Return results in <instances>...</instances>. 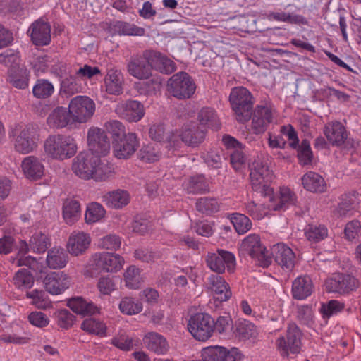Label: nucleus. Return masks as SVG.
Here are the masks:
<instances>
[{
    "instance_id": "obj_1",
    "label": "nucleus",
    "mask_w": 361,
    "mask_h": 361,
    "mask_svg": "<svg viewBox=\"0 0 361 361\" xmlns=\"http://www.w3.org/2000/svg\"><path fill=\"white\" fill-rule=\"evenodd\" d=\"M229 102L238 122L245 123L250 121L254 110L255 99L247 88H233L229 95Z\"/></svg>"
},
{
    "instance_id": "obj_2",
    "label": "nucleus",
    "mask_w": 361,
    "mask_h": 361,
    "mask_svg": "<svg viewBox=\"0 0 361 361\" xmlns=\"http://www.w3.org/2000/svg\"><path fill=\"white\" fill-rule=\"evenodd\" d=\"M250 182L252 188L259 192L263 197H268L273 200L274 190L270 187L274 178V175L267 166L260 159H257L250 165Z\"/></svg>"
},
{
    "instance_id": "obj_3",
    "label": "nucleus",
    "mask_w": 361,
    "mask_h": 361,
    "mask_svg": "<svg viewBox=\"0 0 361 361\" xmlns=\"http://www.w3.org/2000/svg\"><path fill=\"white\" fill-rule=\"evenodd\" d=\"M45 152L53 159L63 160L73 157L77 151L74 140L67 135H50L45 140Z\"/></svg>"
},
{
    "instance_id": "obj_4",
    "label": "nucleus",
    "mask_w": 361,
    "mask_h": 361,
    "mask_svg": "<svg viewBox=\"0 0 361 361\" xmlns=\"http://www.w3.org/2000/svg\"><path fill=\"white\" fill-rule=\"evenodd\" d=\"M302 333L295 324H290L284 336L276 341V348L281 356L288 357L290 354L298 355L301 351Z\"/></svg>"
},
{
    "instance_id": "obj_5",
    "label": "nucleus",
    "mask_w": 361,
    "mask_h": 361,
    "mask_svg": "<svg viewBox=\"0 0 361 361\" xmlns=\"http://www.w3.org/2000/svg\"><path fill=\"white\" fill-rule=\"evenodd\" d=\"M196 90V85L192 77L186 72H178L173 75L167 82V90L178 99L192 97Z\"/></svg>"
},
{
    "instance_id": "obj_6",
    "label": "nucleus",
    "mask_w": 361,
    "mask_h": 361,
    "mask_svg": "<svg viewBox=\"0 0 361 361\" xmlns=\"http://www.w3.org/2000/svg\"><path fill=\"white\" fill-rule=\"evenodd\" d=\"M213 317L205 312L192 315L187 325L188 331L199 341H206L213 336Z\"/></svg>"
},
{
    "instance_id": "obj_7",
    "label": "nucleus",
    "mask_w": 361,
    "mask_h": 361,
    "mask_svg": "<svg viewBox=\"0 0 361 361\" xmlns=\"http://www.w3.org/2000/svg\"><path fill=\"white\" fill-rule=\"evenodd\" d=\"M128 73L138 80H147L152 76L150 49L132 55L126 65Z\"/></svg>"
},
{
    "instance_id": "obj_8",
    "label": "nucleus",
    "mask_w": 361,
    "mask_h": 361,
    "mask_svg": "<svg viewBox=\"0 0 361 361\" xmlns=\"http://www.w3.org/2000/svg\"><path fill=\"white\" fill-rule=\"evenodd\" d=\"M68 109L72 116V123H84L94 114L95 104L87 96H76L71 100Z\"/></svg>"
},
{
    "instance_id": "obj_9",
    "label": "nucleus",
    "mask_w": 361,
    "mask_h": 361,
    "mask_svg": "<svg viewBox=\"0 0 361 361\" xmlns=\"http://www.w3.org/2000/svg\"><path fill=\"white\" fill-rule=\"evenodd\" d=\"M205 261L209 269L217 274L224 273L226 267L228 271L233 272L235 267L234 255L224 250H218L216 252H209Z\"/></svg>"
},
{
    "instance_id": "obj_10",
    "label": "nucleus",
    "mask_w": 361,
    "mask_h": 361,
    "mask_svg": "<svg viewBox=\"0 0 361 361\" xmlns=\"http://www.w3.org/2000/svg\"><path fill=\"white\" fill-rule=\"evenodd\" d=\"M243 250L262 267H267L271 259L267 255L266 248L261 244L259 235L252 234L245 238L242 243Z\"/></svg>"
},
{
    "instance_id": "obj_11",
    "label": "nucleus",
    "mask_w": 361,
    "mask_h": 361,
    "mask_svg": "<svg viewBox=\"0 0 361 361\" xmlns=\"http://www.w3.org/2000/svg\"><path fill=\"white\" fill-rule=\"evenodd\" d=\"M87 144L94 157L106 156L110 150V141L106 132L99 128H90L87 133Z\"/></svg>"
},
{
    "instance_id": "obj_12",
    "label": "nucleus",
    "mask_w": 361,
    "mask_h": 361,
    "mask_svg": "<svg viewBox=\"0 0 361 361\" xmlns=\"http://www.w3.org/2000/svg\"><path fill=\"white\" fill-rule=\"evenodd\" d=\"M240 353L237 348L228 349L223 346L214 345L204 348L201 356L202 361H239Z\"/></svg>"
},
{
    "instance_id": "obj_13",
    "label": "nucleus",
    "mask_w": 361,
    "mask_h": 361,
    "mask_svg": "<svg viewBox=\"0 0 361 361\" xmlns=\"http://www.w3.org/2000/svg\"><path fill=\"white\" fill-rule=\"evenodd\" d=\"M325 286L326 291L329 293H348L357 288V281L349 274H334L326 281Z\"/></svg>"
},
{
    "instance_id": "obj_14",
    "label": "nucleus",
    "mask_w": 361,
    "mask_h": 361,
    "mask_svg": "<svg viewBox=\"0 0 361 361\" xmlns=\"http://www.w3.org/2000/svg\"><path fill=\"white\" fill-rule=\"evenodd\" d=\"M98 161L99 158L92 154L80 152L73 159L72 170L80 178L90 179L92 176V171Z\"/></svg>"
},
{
    "instance_id": "obj_15",
    "label": "nucleus",
    "mask_w": 361,
    "mask_h": 361,
    "mask_svg": "<svg viewBox=\"0 0 361 361\" xmlns=\"http://www.w3.org/2000/svg\"><path fill=\"white\" fill-rule=\"evenodd\" d=\"M139 145V140L135 133H128L124 137L112 143L114 155L124 159L133 155Z\"/></svg>"
},
{
    "instance_id": "obj_16",
    "label": "nucleus",
    "mask_w": 361,
    "mask_h": 361,
    "mask_svg": "<svg viewBox=\"0 0 361 361\" xmlns=\"http://www.w3.org/2000/svg\"><path fill=\"white\" fill-rule=\"evenodd\" d=\"M207 133V128L191 121L182 127L180 137L186 145L195 147L204 140Z\"/></svg>"
},
{
    "instance_id": "obj_17",
    "label": "nucleus",
    "mask_w": 361,
    "mask_h": 361,
    "mask_svg": "<svg viewBox=\"0 0 361 361\" xmlns=\"http://www.w3.org/2000/svg\"><path fill=\"white\" fill-rule=\"evenodd\" d=\"M116 113L122 118L129 122H137L145 115L143 104L136 100H128L116 106Z\"/></svg>"
},
{
    "instance_id": "obj_18",
    "label": "nucleus",
    "mask_w": 361,
    "mask_h": 361,
    "mask_svg": "<svg viewBox=\"0 0 361 361\" xmlns=\"http://www.w3.org/2000/svg\"><path fill=\"white\" fill-rule=\"evenodd\" d=\"M271 255L276 263L287 271L292 270L295 266V254L283 243L274 245L271 247Z\"/></svg>"
},
{
    "instance_id": "obj_19",
    "label": "nucleus",
    "mask_w": 361,
    "mask_h": 361,
    "mask_svg": "<svg viewBox=\"0 0 361 361\" xmlns=\"http://www.w3.org/2000/svg\"><path fill=\"white\" fill-rule=\"evenodd\" d=\"M31 41L36 46H46L51 42V26L42 20L33 22L28 31Z\"/></svg>"
},
{
    "instance_id": "obj_20",
    "label": "nucleus",
    "mask_w": 361,
    "mask_h": 361,
    "mask_svg": "<svg viewBox=\"0 0 361 361\" xmlns=\"http://www.w3.org/2000/svg\"><path fill=\"white\" fill-rule=\"evenodd\" d=\"M252 129L255 134L263 133L273 121L271 110L267 106L257 105L252 111Z\"/></svg>"
},
{
    "instance_id": "obj_21",
    "label": "nucleus",
    "mask_w": 361,
    "mask_h": 361,
    "mask_svg": "<svg viewBox=\"0 0 361 361\" xmlns=\"http://www.w3.org/2000/svg\"><path fill=\"white\" fill-rule=\"evenodd\" d=\"M37 128L34 125H27L17 136L15 149L22 154H27L35 147V137Z\"/></svg>"
},
{
    "instance_id": "obj_22",
    "label": "nucleus",
    "mask_w": 361,
    "mask_h": 361,
    "mask_svg": "<svg viewBox=\"0 0 361 361\" xmlns=\"http://www.w3.org/2000/svg\"><path fill=\"white\" fill-rule=\"evenodd\" d=\"M43 283L47 292L58 295L69 287L70 279L63 272H52L47 275Z\"/></svg>"
},
{
    "instance_id": "obj_23",
    "label": "nucleus",
    "mask_w": 361,
    "mask_h": 361,
    "mask_svg": "<svg viewBox=\"0 0 361 361\" xmlns=\"http://www.w3.org/2000/svg\"><path fill=\"white\" fill-rule=\"evenodd\" d=\"M29 71L18 64H11L8 70L7 81L14 87L24 90L29 85Z\"/></svg>"
},
{
    "instance_id": "obj_24",
    "label": "nucleus",
    "mask_w": 361,
    "mask_h": 361,
    "mask_svg": "<svg viewBox=\"0 0 361 361\" xmlns=\"http://www.w3.org/2000/svg\"><path fill=\"white\" fill-rule=\"evenodd\" d=\"M94 261L98 269L106 272H113L121 269L123 259L119 255L102 252L95 255Z\"/></svg>"
},
{
    "instance_id": "obj_25",
    "label": "nucleus",
    "mask_w": 361,
    "mask_h": 361,
    "mask_svg": "<svg viewBox=\"0 0 361 361\" xmlns=\"http://www.w3.org/2000/svg\"><path fill=\"white\" fill-rule=\"evenodd\" d=\"M90 237L83 232H74L69 237L67 248L69 253L74 256L82 255L89 247Z\"/></svg>"
},
{
    "instance_id": "obj_26",
    "label": "nucleus",
    "mask_w": 361,
    "mask_h": 361,
    "mask_svg": "<svg viewBox=\"0 0 361 361\" xmlns=\"http://www.w3.org/2000/svg\"><path fill=\"white\" fill-rule=\"evenodd\" d=\"M208 280L215 300L222 302L227 301L231 297V290L223 277L212 274Z\"/></svg>"
},
{
    "instance_id": "obj_27",
    "label": "nucleus",
    "mask_w": 361,
    "mask_h": 361,
    "mask_svg": "<svg viewBox=\"0 0 361 361\" xmlns=\"http://www.w3.org/2000/svg\"><path fill=\"white\" fill-rule=\"evenodd\" d=\"M323 132L333 145L341 146L345 144L348 137L347 132L344 126L340 122L335 121L325 126Z\"/></svg>"
},
{
    "instance_id": "obj_28",
    "label": "nucleus",
    "mask_w": 361,
    "mask_h": 361,
    "mask_svg": "<svg viewBox=\"0 0 361 361\" xmlns=\"http://www.w3.org/2000/svg\"><path fill=\"white\" fill-rule=\"evenodd\" d=\"M47 123L50 128H62L73 123L69 109L62 106L56 107L51 112L47 119Z\"/></svg>"
},
{
    "instance_id": "obj_29",
    "label": "nucleus",
    "mask_w": 361,
    "mask_h": 361,
    "mask_svg": "<svg viewBox=\"0 0 361 361\" xmlns=\"http://www.w3.org/2000/svg\"><path fill=\"white\" fill-rule=\"evenodd\" d=\"M123 82L122 73L117 69L110 68L104 78L106 91L114 95L122 94Z\"/></svg>"
},
{
    "instance_id": "obj_30",
    "label": "nucleus",
    "mask_w": 361,
    "mask_h": 361,
    "mask_svg": "<svg viewBox=\"0 0 361 361\" xmlns=\"http://www.w3.org/2000/svg\"><path fill=\"white\" fill-rule=\"evenodd\" d=\"M312 281L308 276H299L293 282L292 294L294 299H305L312 294Z\"/></svg>"
},
{
    "instance_id": "obj_31",
    "label": "nucleus",
    "mask_w": 361,
    "mask_h": 361,
    "mask_svg": "<svg viewBox=\"0 0 361 361\" xmlns=\"http://www.w3.org/2000/svg\"><path fill=\"white\" fill-rule=\"evenodd\" d=\"M151 66L161 73L171 74L175 71L174 62L160 52L150 49Z\"/></svg>"
},
{
    "instance_id": "obj_32",
    "label": "nucleus",
    "mask_w": 361,
    "mask_h": 361,
    "mask_svg": "<svg viewBox=\"0 0 361 361\" xmlns=\"http://www.w3.org/2000/svg\"><path fill=\"white\" fill-rule=\"evenodd\" d=\"M143 341L148 350L158 355L164 354L168 350V344L166 338L157 333H147L145 336Z\"/></svg>"
},
{
    "instance_id": "obj_33",
    "label": "nucleus",
    "mask_w": 361,
    "mask_h": 361,
    "mask_svg": "<svg viewBox=\"0 0 361 361\" xmlns=\"http://www.w3.org/2000/svg\"><path fill=\"white\" fill-rule=\"evenodd\" d=\"M305 189L312 192H323L326 190V183L324 178L319 173L309 171L301 178Z\"/></svg>"
},
{
    "instance_id": "obj_34",
    "label": "nucleus",
    "mask_w": 361,
    "mask_h": 361,
    "mask_svg": "<svg viewBox=\"0 0 361 361\" xmlns=\"http://www.w3.org/2000/svg\"><path fill=\"white\" fill-rule=\"evenodd\" d=\"M103 199L109 207L118 209L129 203L130 197L128 191L118 189L106 193Z\"/></svg>"
},
{
    "instance_id": "obj_35",
    "label": "nucleus",
    "mask_w": 361,
    "mask_h": 361,
    "mask_svg": "<svg viewBox=\"0 0 361 361\" xmlns=\"http://www.w3.org/2000/svg\"><path fill=\"white\" fill-rule=\"evenodd\" d=\"M22 169L28 178H40L44 173V166L41 161L33 156L25 158L22 162Z\"/></svg>"
},
{
    "instance_id": "obj_36",
    "label": "nucleus",
    "mask_w": 361,
    "mask_h": 361,
    "mask_svg": "<svg viewBox=\"0 0 361 361\" xmlns=\"http://www.w3.org/2000/svg\"><path fill=\"white\" fill-rule=\"evenodd\" d=\"M356 195L355 192L341 195L338 197L337 206L333 211L334 216L345 217L348 213L353 210L357 204Z\"/></svg>"
},
{
    "instance_id": "obj_37",
    "label": "nucleus",
    "mask_w": 361,
    "mask_h": 361,
    "mask_svg": "<svg viewBox=\"0 0 361 361\" xmlns=\"http://www.w3.org/2000/svg\"><path fill=\"white\" fill-rule=\"evenodd\" d=\"M68 261L66 250L61 247H53L48 251L46 262L48 267L53 269L63 268Z\"/></svg>"
},
{
    "instance_id": "obj_38",
    "label": "nucleus",
    "mask_w": 361,
    "mask_h": 361,
    "mask_svg": "<svg viewBox=\"0 0 361 361\" xmlns=\"http://www.w3.org/2000/svg\"><path fill=\"white\" fill-rule=\"evenodd\" d=\"M197 119L199 126L207 128H211L215 130L220 128L221 124L217 116L216 111L209 107L202 108L197 114Z\"/></svg>"
},
{
    "instance_id": "obj_39",
    "label": "nucleus",
    "mask_w": 361,
    "mask_h": 361,
    "mask_svg": "<svg viewBox=\"0 0 361 361\" xmlns=\"http://www.w3.org/2000/svg\"><path fill=\"white\" fill-rule=\"evenodd\" d=\"M81 214L80 204L76 200L67 199L63 204V217L68 224H73Z\"/></svg>"
},
{
    "instance_id": "obj_40",
    "label": "nucleus",
    "mask_w": 361,
    "mask_h": 361,
    "mask_svg": "<svg viewBox=\"0 0 361 361\" xmlns=\"http://www.w3.org/2000/svg\"><path fill=\"white\" fill-rule=\"evenodd\" d=\"M185 185L187 192L190 194H202L209 191V183L202 175L190 177Z\"/></svg>"
},
{
    "instance_id": "obj_41",
    "label": "nucleus",
    "mask_w": 361,
    "mask_h": 361,
    "mask_svg": "<svg viewBox=\"0 0 361 361\" xmlns=\"http://www.w3.org/2000/svg\"><path fill=\"white\" fill-rule=\"evenodd\" d=\"M68 306L74 312L83 316L93 314L97 311V307L92 302H87L79 297L70 299Z\"/></svg>"
},
{
    "instance_id": "obj_42",
    "label": "nucleus",
    "mask_w": 361,
    "mask_h": 361,
    "mask_svg": "<svg viewBox=\"0 0 361 361\" xmlns=\"http://www.w3.org/2000/svg\"><path fill=\"white\" fill-rule=\"evenodd\" d=\"M126 286L130 289H138L143 282L141 270L135 265H131L124 273Z\"/></svg>"
},
{
    "instance_id": "obj_43",
    "label": "nucleus",
    "mask_w": 361,
    "mask_h": 361,
    "mask_svg": "<svg viewBox=\"0 0 361 361\" xmlns=\"http://www.w3.org/2000/svg\"><path fill=\"white\" fill-rule=\"evenodd\" d=\"M81 329L89 334H95L101 337L106 335V324L93 317L85 319L81 324Z\"/></svg>"
},
{
    "instance_id": "obj_44",
    "label": "nucleus",
    "mask_w": 361,
    "mask_h": 361,
    "mask_svg": "<svg viewBox=\"0 0 361 361\" xmlns=\"http://www.w3.org/2000/svg\"><path fill=\"white\" fill-rule=\"evenodd\" d=\"M143 82H136L135 87L140 94L147 95L155 94L160 90L161 86V80L158 77H150Z\"/></svg>"
},
{
    "instance_id": "obj_45",
    "label": "nucleus",
    "mask_w": 361,
    "mask_h": 361,
    "mask_svg": "<svg viewBox=\"0 0 361 361\" xmlns=\"http://www.w3.org/2000/svg\"><path fill=\"white\" fill-rule=\"evenodd\" d=\"M113 30L120 35L142 36L145 34L144 28L123 21L115 22Z\"/></svg>"
},
{
    "instance_id": "obj_46",
    "label": "nucleus",
    "mask_w": 361,
    "mask_h": 361,
    "mask_svg": "<svg viewBox=\"0 0 361 361\" xmlns=\"http://www.w3.org/2000/svg\"><path fill=\"white\" fill-rule=\"evenodd\" d=\"M305 235L309 241L318 243L328 236V230L324 225L309 224Z\"/></svg>"
},
{
    "instance_id": "obj_47",
    "label": "nucleus",
    "mask_w": 361,
    "mask_h": 361,
    "mask_svg": "<svg viewBox=\"0 0 361 361\" xmlns=\"http://www.w3.org/2000/svg\"><path fill=\"white\" fill-rule=\"evenodd\" d=\"M54 92L53 84L48 80L39 79L33 87V95L38 99H46L52 95Z\"/></svg>"
},
{
    "instance_id": "obj_48",
    "label": "nucleus",
    "mask_w": 361,
    "mask_h": 361,
    "mask_svg": "<svg viewBox=\"0 0 361 361\" xmlns=\"http://www.w3.org/2000/svg\"><path fill=\"white\" fill-rule=\"evenodd\" d=\"M106 210L97 202L90 203L86 209L85 219L87 224H93L104 217Z\"/></svg>"
},
{
    "instance_id": "obj_49",
    "label": "nucleus",
    "mask_w": 361,
    "mask_h": 361,
    "mask_svg": "<svg viewBox=\"0 0 361 361\" xmlns=\"http://www.w3.org/2000/svg\"><path fill=\"white\" fill-rule=\"evenodd\" d=\"M49 245L50 240L44 233L37 232L30 238V247L34 252L43 253Z\"/></svg>"
},
{
    "instance_id": "obj_50",
    "label": "nucleus",
    "mask_w": 361,
    "mask_h": 361,
    "mask_svg": "<svg viewBox=\"0 0 361 361\" xmlns=\"http://www.w3.org/2000/svg\"><path fill=\"white\" fill-rule=\"evenodd\" d=\"M82 90V86L79 84L76 78L70 76L63 79L61 82L60 94L69 97L74 94L80 92Z\"/></svg>"
},
{
    "instance_id": "obj_51",
    "label": "nucleus",
    "mask_w": 361,
    "mask_h": 361,
    "mask_svg": "<svg viewBox=\"0 0 361 361\" xmlns=\"http://www.w3.org/2000/svg\"><path fill=\"white\" fill-rule=\"evenodd\" d=\"M295 149H297L298 152V161L301 165L305 166L312 163L313 153L309 140L307 139L302 140L300 144L298 143V147Z\"/></svg>"
},
{
    "instance_id": "obj_52",
    "label": "nucleus",
    "mask_w": 361,
    "mask_h": 361,
    "mask_svg": "<svg viewBox=\"0 0 361 361\" xmlns=\"http://www.w3.org/2000/svg\"><path fill=\"white\" fill-rule=\"evenodd\" d=\"M106 130L111 135L112 143L127 135L125 126L119 121L111 120L104 125Z\"/></svg>"
},
{
    "instance_id": "obj_53",
    "label": "nucleus",
    "mask_w": 361,
    "mask_h": 361,
    "mask_svg": "<svg viewBox=\"0 0 361 361\" xmlns=\"http://www.w3.org/2000/svg\"><path fill=\"white\" fill-rule=\"evenodd\" d=\"M196 208L200 212L211 214L219 211V204L216 198L205 197L197 200Z\"/></svg>"
},
{
    "instance_id": "obj_54",
    "label": "nucleus",
    "mask_w": 361,
    "mask_h": 361,
    "mask_svg": "<svg viewBox=\"0 0 361 361\" xmlns=\"http://www.w3.org/2000/svg\"><path fill=\"white\" fill-rule=\"evenodd\" d=\"M231 221L238 234L247 233L252 227L250 219L243 214H232Z\"/></svg>"
},
{
    "instance_id": "obj_55",
    "label": "nucleus",
    "mask_w": 361,
    "mask_h": 361,
    "mask_svg": "<svg viewBox=\"0 0 361 361\" xmlns=\"http://www.w3.org/2000/svg\"><path fill=\"white\" fill-rule=\"evenodd\" d=\"M13 282L19 288H30L33 285L34 279L28 269H22L15 274Z\"/></svg>"
},
{
    "instance_id": "obj_56",
    "label": "nucleus",
    "mask_w": 361,
    "mask_h": 361,
    "mask_svg": "<svg viewBox=\"0 0 361 361\" xmlns=\"http://www.w3.org/2000/svg\"><path fill=\"white\" fill-rule=\"evenodd\" d=\"M111 172V166L107 162L102 161L99 158L98 163L95 164L92 171L91 178H94L97 181H104L109 178Z\"/></svg>"
},
{
    "instance_id": "obj_57",
    "label": "nucleus",
    "mask_w": 361,
    "mask_h": 361,
    "mask_svg": "<svg viewBox=\"0 0 361 361\" xmlns=\"http://www.w3.org/2000/svg\"><path fill=\"white\" fill-rule=\"evenodd\" d=\"M26 296L31 298L32 300V304L39 309H47L51 305V301L43 290L35 289L30 292H27Z\"/></svg>"
},
{
    "instance_id": "obj_58",
    "label": "nucleus",
    "mask_w": 361,
    "mask_h": 361,
    "mask_svg": "<svg viewBox=\"0 0 361 361\" xmlns=\"http://www.w3.org/2000/svg\"><path fill=\"white\" fill-rule=\"evenodd\" d=\"M137 156L141 161L152 163L158 161L161 153L154 146L145 145L140 149Z\"/></svg>"
},
{
    "instance_id": "obj_59",
    "label": "nucleus",
    "mask_w": 361,
    "mask_h": 361,
    "mask_svg": "<svg viewBox=\"0 0 361 361\" xmlns=\"http://www.w3.org/2000/svg\"><path fill=\"white\" fill-rule=\"evenodd\" d=\"M119 309L123 314L128 315L136 314L142 310V305L135 302L132 298H124L119 304Z\"/></svg>"
},
{
    "instance_id": "obj_60",
    "label": "nucleus",
    "mask_w": 361,
    "mask_h": 361,
    "mask_svg": "<svg viewBox=\"0 0 361 361\" xmlns=\"http://www.w3.org/2000/svg\"><path fill=\"white\" fill-rule=\"evenodd\" d=\"M55 316L57 324L64 329L71 328L75 320V316L66 309L58 310Z\"/></svg>"
},
{
    "instance_id": "obj_61",
    "label": "nucleus",
    "mask_w": 361,
    "mask_h": 361,
    "mask_svg": "<svg viewBox=\"0 0 361 361\" xmlns=\"http://www.w3.org/2000/svg\"><path fill=\"white\" fill-rule=\"evenodd\" d=\"M213 334L217 332L221 334L232 329L233 320L228 314L219 316L216 319L213 318Z\"/></svg>"
},
{
    "instance_id": "obj_62",
    "label": "nucleus",
    "mask_w": 361,
    "mask_h": 361,
    "mask_svg": "<svg viewBox=\"0 0 361 361\" xmlns=\"http://www.w3.org/2000/svg\"><path fill=\"white\" fill-rule=\"evenodd\" d=\"M295 200V194L289 188H281L280 190V201L274 207V210L285 209L288 204H294Z\"/></svg>"
},
{
    "instance_id": "obj_63",
    "label": "nucleus",
    "mask_w": 361,
    "mask_h": 361,
    "mask_svg": "<svg viewBox=\"0 0 361 361\" xmlns=\"http://www.w3.org/2000/svg\"><path fill=\"white\" fill-rule=\"evenodd\" d=\"M255 326L248 321L240 322L236 327V334L240 339H249L255 334Z\"/></svg>"
},
{
    "instance_id": "obj_64",
    "label": "nucleus",
    "mask_w": 361,
    "mask_h": 361,
    "mask_svg": "<svg viewBox=\"0 0 361 361\" xmlns=\"http://www.w3.org/2000/svg\"><path fill=\"white\" fill-rule=\"evenodd\" d=\"M121 244L120 237L114 234H109L100 239L99 245L106 250H116L120 247Z\"/></svg>"
}]
</instances>
